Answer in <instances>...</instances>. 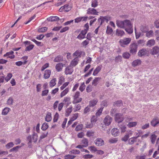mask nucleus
I'll list each match as a JSON object with an SVG mask.
<instances>
[{
    "label": "nucleus",
    "mask_w": 159,
    "mask_h": 159,
    "mask_svg": "<svg viewBox=\"0 0 159 159\" xmlns=\"http://www.w3.org/2000/svg\"><path fill=\"white\" fill-rule=\"evenodd\" d=\"M116 22V25L118 27L123 29H125L129 27H131L133 25L131 21L127 19L124 20H117Z\"/></svg>",
    "instance_id": "obj_1"
},
{
    "label": "nucleus",
    "mask_w": 159,
    "mask_h": 159,
    "mask_svg": "<svg viewBox=\"0 0 159 159\" xmlns=\"http://www.w3.org/2000/svg\"><path fill=\"white\" fill-rule=\"evenodd\" d=\"M110 19V17L108 16H101L98 20V24L101 25L103 23L105 22L107 23Z\"/></svg>",
    "instance_id": "obj_2"
},
{
    "label": "nucleus",
    "mask_w": 159,
    "mask_h": 159,
    "mask_svg": "<svg viewBox=\"0 0 159 159\" xmlns=\"http://www.w3.org/2000/svg\"><path fill=\"white\" fill-rule=\"evenodd\" d=\"M131 41V39L130 38H125L120 39L119 43L121 46L125 47V45H128L130 43Z\"/></svg>",
    "instance_id": "obj_3"
},
{
    "label": "nucleus",
    "mask_w": 159,
    "mask_h": 159,
    "mask_svg": "<svg viewBox=\"0 0 159 159\" xmlns=\"http://www.w3.org/2000/svg\"><path fill=\"white\" fill-rule=\"evenodd\" d=\"M24 43L25 44V46L26 47L25 51H30L34 47V45L31 44V43L30 41H25L24 42Z\"/></svg>",
    "instance_id": "obj_4"
},
{
    "label": "nucleus",
    "mask_w": 159,
    "mask_h": 159,
    "mask_svg": "<svg viewBox=\"0 0 159 159\" xmlns=\"http://www.w3.org/2000/svg\"><path fill=\"white\" fill-rule=\"evenodd\" d=\"M115 121L118 123L121 122L124 120L123 115L120 113H116L115 115Z\"/></svg>",
    "instance_id": "obj_5"
},
{
    "label": "nucleus",
    "mask_w": 159,
    "mask_h": 159,
    "mask_svg": "<svg viewBox=\"0 0 159 159\" xmlns=\"http://www.w3.org/2000/svg\"><path fill=\"white\" fill-rule=\"evenodd\" d=\"M112 121V118L109 116L107 115L105 118L103 122L105 125L108 126L111 124Z\"/></svg>",
    "instance_id": "obj_6"
},
{
    "label": "nucleus",
    "mask_w": 159,
    "mask_h": 159,
    "mask_svg": "<svg viewBox=\"0 0 159 159\" xmlns=\"http://www.w3.org/2000/svg\"><path fill=\"white\" fill-rule=\"evenodd\" d=\"M73 71V67L69 65L65 68L64 73L66 75H71Z\"/></svg>",
    "instance_id": "obj_7"
},
{
    "label": "nucleus",
    "mask_w": 159,
    "mask_h": 159,
    "mask_svg": "<svg viewBox=\"0 0 159 159\" xmlns=\"http://www.w3.org/2000/svg\"><path fill=\"white\" fill-rule=\"evenodd\" d=\"M130 52L132 54H135L137 52V45L135 43L131 44L130 46Z\"/></svg>",
    "instance_id": "obj_8"
},
{
    "label": "nucleus",
    "mask_w": 159,
    "mask_h": 159,
    "mask_svg": "<svg viewBox=\"0 0 159 159\" xmlns=\"http://www.w3.org/2000/svg\"><path fill=\"white\" fill-rule=\"evenodd\" d=\"M87 33L86 30H82L78 36L77 38L80 40L84 39L85 38V35Z\"/></svg>",
    "instance_id": "obj_9"
},
{
    "label": "nucleus",
    "mask_w": 159,
    "mask_h": 159,
    "mask_svg": "<svg viewBox=\"0 0 159 159\" xmlns=\"http://www.w3.org/2000/svg\"><path fill=\"white\" fill-rule=\"evenodd\" d=\"M148 54V52L146 49L144 48L140 50L138 52V55L140 57L143 56H146Z\"/></svg>",
    "instance_id": "obj_10"
},
{
    "label": "nucleus",
    "mask_w": 159,
    "mask_h": 159,
    "mask_svg": "<svg viewBox=\"0 0 159 159\" xmlns=\"http://www.w3.org/2000/svg\"><path fill=\"white\" fill-rule=\"evenodd\" d=\"M70 9V7L68 5L66 4L61 7L59 9V11L60 12H62L63 11L67 12L69 11Z\"/></svg>",
    "instance_id": "obj_11"
},
{
    "label": "nucleus",
    "mask_w": 159,
    "mask_h": 159,
    "mask_svg": "<svg viewBox=\"0 0 159 159\" xmlns=\"http://www.w3.org/2000/svg\"><path fill=\"white\" fill-rule=\"evenodd\" d=\"M120 133L119 129L117 128H113L111 130V134L114 137L119 135Z\"/></svg>",
    "instance_id": "obj_12"
},
{
    "label": "nucleus",
    "mask_w": 159,
    "mask_h": 159,
    "mask_svg": "<svg viewBox=\"0 0 159 159\" xmlns=\"http://www.w3.org/2000/svg\"><path fill=\"white\" fill-rule=\"evenodd\" d=\"M95 143L97 146H100L104 144V142L102 139L98 138L95 141Z\"/></svg>",
    "instance_id": "obj_13"
},
{
    "label": "nucleus",
    "mask_w": 159,
    "mask_h": 159,
    "mask_svg": "<svg viewBox=\"0 0 159 159\" xmlns=\"http://www.w3.org/2000/svg\"><path fill=\"white\" fill-rule=\"evenodd\" d=\"M139 136H139V135H138L137 136L132 137L130 138L128 140V144L130 145L133 144L134 142H137L138 138Z\"/></svg>",
    "instance_id": "obj_14"
},
{
    "label": "nucleus",
    "mask_w": 159,
    "mask_h": 159,
    "mask_svg": "<svg viewBox=\"0 0 159 159\" xmlns=\"http://www.w3.org/2000/svg\"><path fill=\"white\" fill-rule=\"evenodd\" d=\"M98 12L94 8H89L87 10V13L89 14L98 15Z\"/></svg>",
    "instance_id": "obj_15"
},
{
    "label": "nucleus",
    "mask_w": 159,
    "mask_h": 159,
    "mask_svg": "<svg viewBox=\"0 0 159 159\" xmlns=\"http://www.w3.org/2000/svg\"><path fill=\"white\" fill-rule=\"evenodd\" d=\"M79 61V60L78 58L75 57L72 60L70 65L71 66H75L77 65Z\"/></svg>",
    "instance_id": "obj_16"
},
{
    "label": "nucleus",
    "mask_w": 159,
    "mask_h": 159,
    "mask_svg": "<svg viewBox=\"0 0 159 159\" xmlns=\"http://www.w3.org/2000/svg\"><path fill=\"white\" fill-rule=\"evenodd\" d=\"M64 65V64L62 63H59L57 64L56 66V69L57 71L58 72L61 71Z\"/></svg>",
    "instance_id": "obj_17"
},
{
    "label": "nucleus",
    "mask_w": 159,
    "mask_h": 159,
    "mask_svg": "<svg viewBox=\"0 0 159 159\" xmlns=\"http://www.w3.org/2000/svg\"><path fill=\"white\" fill-rule=\"evenodd\" d=\"M159 52V48L157 46L154 47L151 50V53L152 55L156 54Z\"/></svg>",
    "instance_id": "obj_18"
},
{
    "label": "nucleus",
    "mask_w": 159,
    "mask_h": 159,
    "mask_svg": "<svg viewBox=\"0 0 159 159\" xmlns=\"http://www.w3.org/2000/svg\"><path fill=\"white\" fill-rule=\"evenodd\" d=\"M125 34L124 31L121 30L116 29V34L117 36L122 37Z\"/></svg>",
    "instance_id": "obj_19"
},
{
    "label": "nucleus",
    "mask_w": 159,
    "mask_h": 159,
    "mask_svg": "<svg viewBox=\"0 0 159 159\" xmlns=\"http://www.w3.org/2000/svg\"><path fill=\"white\" fill-rule=\"evenodd\" d=\"M102 68V66H98L94 70L93 73V75L96 76L98 73L100 71Z\"/></svg>",
    "instance_id": "obj_20"
},
{
    "label": "nucleus",
    "mask_w": 159,
    "mask_h": 159,
    "mask_svg": "<svg viewBox=\"0 0 159 159\" xmlns=\"http://www.w3.org/2000/svg\"><path fill=\"white\" fill-rule=\"evenodd\" d=\"M82 53L85 54L84 52L78 50L75 51L73 54L74 56L81 57Z\"/></svg>",
    "instance_id": "obj_21"
},
{
    "label": "nucleus",
    "mask_w": 159,
    "mask_h": 159,
    "mask_svg": "<svg viewBox=\"0 0 159 159\" xmlns=\"http://www.w3.org/2000/svg\"><path fill=\"white\" fill-rule=\"evenodd\" d=\"M13 53L14 52L11 51L7 52L6 54H4V57L7 56V57L10 58L11 59L15 57L14 55L13 54Z\"/></svg>",
    "instance_id": "obj_22"
},
{
    "label": "nucleus",
    "mask_w": 159,
    "mask_h": 159,
    "mask_svg": "<svg viewBox=\"0 0 159 159\" xmlns=\"http://www.w3.org/2000/svg\"><path fill=\"white\" fill-rule=\"evenodd\" d=\"M51 73V70H47L45 71L44 74V78L45 79H48L50 76Z\"/></svg>",
    "instance_id": "obj_23"
},
{
    "label": "nucleus",
    "mask_w": 159,
    "mask_h": 159,
    "mask_svg": "<svg viewBox=\"0 0 159 159\" xmlns=\"http://www.w3.org/2000/svg\"><path fill=\"white\" fill-rule=\"evenodd\" d=\"M51 115H52L51 113L48 112L46 114L45 118V120L48 122L50 121L52 119Z\"/></svg>",
    "instance_id": "obj_24"
},
{
    "label": "nucleus",
    "mask_w": 159,
    "mask_h": 159,
    "mask_svg": "<svg viewBox=\"0 0 159 159\" xmlns=\"http://www.w3.org/2000/svg\"><path fill=\"white\" fill-rule=\"evenodd\" d=\"M141 61L140 60L137 59L134 61L132 63V66L134 67L136 66L141 64Z\"/></svg>",
    "instance_id": "obj_25"
},
{
    "label": "nucleus",
    "mask_w": 159,
    "mask_h": 159,
    "mask_svg": "<svg viewBox=\"0 0 159 159\" xmlns=\"http://www.w3.org/2000/svg\"><path fill=\"white\" fill-rule=\"evenodd\" d=\"M98 102L97 99H94L92 100L89 102V106L91 107H94L97 104Z\"/></svg>",
    "instance_id": "obj_26"
},
{
    "label": "nucleus",
    "mask_w": 159,
    "mask_h": 159,
    "mask_svg": "<svg viewBox=\"0 0 159 159\" xmlns=\"http://www.w3.org/2000/svg\"><path fill=\"white\" fill-rule=\"evenodd\" d=\"M59 18L57 16H52L47 18V20L49 21H54L58 20Z\"/></svg>",
    "instance_id": "obj_27"
},
{
    "label": "nucleus",
    "mask_w": 159,
    "mask_h": 159,
    "mask_svg": "<svg viewBox=\"0 0 159 159\" xmlns=\"http://www.w3.org/2000/svg\"><path fill=\"white\" fill-rule=\"evenodd\" d=\"M72 106H70V107L69 108H67L66 109L65 113V116H68L70 115V113L72 111Z\"/></svg>",
    "instance_id": "obj_28"
},
{
    "label": "nucleus",
    "mask_w": 159,
    "mask_h": 159,
    "mask_svg": "<svg viewBox=\"0 0 159 159\" xmlns=\"http://www.w3.org/2000/svg\"><path fill=\"white\" fill-rule=\"evenodd\" d=\"M141 30L143 32H146L148 30V26L146 25H142L140 28Z\"/></svg>",
    "instance_id": "obj_29"
},
{
    "label": "nucleus",
    "mask_w": 159,
    "mask_h": 159,
    "mask_svg": "<svg viewBox=\"0 0 159 159\" xmlns=\"http://www.w3.org/2000/svg\"><path fill=\"white\" fill-rule=\"evenodd\" d=\"M157 136L155 134H152L151 135L150 137L151 141L152 143L154 144L156 139Z\"/></svg>",
    "instance_id": "obj_30"
},
{
    "label": "nucleus",
    "mask_w": 159,
    "mask_h": 159,
    "mask_svg": "<svg viewBox=\"0 0 159 159\" xmlns=\"http://www.w3.org/2000/svg\"><path fill=\"white\" fill-rule=\"evenodd\" d=\"M125 31L129 34H131L133 32V25L131 27H129L124 29Z\"/></svg>",
    "instance_id": "obj_31"
},
{
    "label": "nucleus",
    "mask_w": 159,
    "mask_h": 159,
    "mask_svg": "<svg viewBox=\"0 0 159 159\" xmlns=\"http://www.w3.org/2000/svg\"><path fill=\"white\" fill-rule=\"evenodd\" d=\"M69 91V89L68 88H66L63 91H62L60 94L61 98L63 97Z\"/></svg>",
    "instance_id": "obj_32"
},
{
    "label": "nucleus",
    "mask_w": 159,
    "mask_h": 159,
    "mask_svg": "<svg viewBox=\"0 0 159 159\" xmlns=\"http://www.w3.org/2000/svg\"><path fill=\"white\" fill-rule=\"evenodd\" d=\"M155 43V41L154 39H151L148 41L147 45L149 47H150L154 45Z\"/></svg>",
    "instance_id": "obj_33"
},
{
    "label": "nucleus",
    "mask_w": 159,
    "mask_h": 159,
    "mask_svg": "<svg viewBox=\"0 0 159 159\" xmlns=\"http://www.w3.org/2000/svg\"><path fill=\"white\" fill-rule=\"evenodd\" d=\"M82 144L84 147H86L88 146V140L86 139H83L82 141Z\"/></svg>",
    "instance_id": "obj_34"
},
{
    "label": "nucleus",
    "mask_w": 159,
    "mask_h": 159,
    "mask_svg": "<svg viewBox=\"0 0 159 159\" xmlns=\"http://www.w3.org/2000/svg\"><path fill=\"white\" fill-rule=\"evenodd\" d=\"M89 40L87 39L82 42L81 43L82 46L83 47L86 48L87 46L89 43Z\"/></svg>",
    "instance_id": "obj_35"
},
{
    "label": "nucleus",
    "mask_w": 159,
    "mask_h": 159,
    "mask_svg": "<svg viewBox=\"0 0 159 159\" xmlns=\"http://www.w3.org/2000/svg\"><path fill=\"white\" fill-rule=\"evenodd\" d=\"M63 60V58L60 55H59L57 56L54 60V61L56 62H58L61 61H62Z\"/></svg>",
    "instance_id": "obj_36"
},
{
    "label": "nucleus",
    "mask_w": 159,
    "mask_h": 159,
    "mask_svg": "<svg viewBox=\"0 0 159 159\" xmlns=\"http://www.w3.org/2000/svg\"><path fill=\"white\" fill-rule=\"evenodd\" d=\"M137 124V122H131L129 123L127 125L129 127L131 128L135 126Z\"/></svg>",
    "instance_id": "obj_37"
},
{
    "label": "nucleus",
    "mask_w": 159,
    "mask_h": 159,
    "mask_svg": "<svg viewBox=\"0 0 159 159\" xmlns=\"http://www.w3.org/2000/svg\"><path fill=\"white\" fill-rule=\"evenodd\" d=\"M56 78L52 79L50 81L49 83V85L51 87H53L56 84Z\"/></svg>",
    "instance_id": "obj_38"
},
{
    "label": "nucleus",
    "mask_w": 159,
    "mask_h": 159,
    "mask_svg": "<svg viewBox=\"0 0 159 159\" xmlns=\"http://www.w3.org/2000/svg\"><path fill=\"white\" fill-rule=\"evenodd\" d=\"M101 79L100 77L95 78L92 82V84L96 86L98 84V82Z\"/></svg>",
    "instance_id": "obj_39"
},
{
    "label": "nucleus",
    "mask_w": 159,
    "mask_h": 159,
    "mask_svg": "<svg viewBox=\"0 0 159 159\" xmlns=\"http://www.w3.org/2000/svg\"><path fill=\"white\" fill-rule=\"evenodd\" d=\"M114 105L115 106L120 107L122 106L123 104L122 101L120 100L115 102L114 103Z\"/></svg>",
    "instance_id": "obj_40"
},
{
    "label": "nucleus",
    "mask_w": 159,
    "mask_h": 159,
    "mask_svg": "<svg viewBox=\"0 0 159 159\" xmlns=\"http://www.w3.org/2000/svg\"><path fill=\"white\" fill-rule=\"evenodd\" d=\"M112 29L109 26L107 27V29L106 30V33L108 34H111L113 32Z\"/></svg>",
    "instance_id": "obj_41"
},
{
    "label": "nucleus",
    "mask_w": 159,
    "mask_h": 159,
    "mask_svg": "<svg viewBox=\"0 0 159 159\" xmlns=\"http://www.w3.org/2000/svg\"><path fill=\"white\" fill-rule=\"evenodd\" d=\"M159 124V120H157L156 119L153 120L151 122V125L153 126H155L157 124Z\"/></svg>",
    "instance_id": "obj_42"
},
{
    "label": "nucleus",
    "mask_w": 159,
    "mask_h": 159,
    "mask_svg": "<svg viewBox=\"0 0 159 159\" xmlns=\"http://www.w3.org/2000/svg\"><path fill=\"white\" fill-rule=\"evenodd\" d=\"M98 4V2L97 0H92L91 6L92 7H97Z\"/></svg>",
    "instance_id": "obj_43"
},
{
    "label": "nucleus",
    "mask_w": 159,
    "mask_h": 159,
    "mask_svg": "<svg viewBox=\"0 0 159 159\" xmlns=\"http://www.w3.org/2000/svg\"><path fill=\"white\" fill-rule=\"evenodd\" d=\"M85 88V85L84 83L83 82L80 85L79 89L81 92L83 91Z\"/></svg>",
    "instance_id": "obj_44"
},
{
    "label": "nucleus",
    "mask_w": 159,
    "mask_h": 159,
    "mask_svg": "<svg viewBox=\"0 0 159 159\" xmlns=\"http://www.w3.org/2000/svg\"><path fill=\"white\" fill-rule=\"evenodd\" d=\"M48 126L47 123L45 122L43 124L41 127V129L43 130L44 131L46 130L48 128Z\"/></svg>",
    "instance_id": "obj_45"
},
{
    "label": "nucleus",
    "mask_w": 159,
    "mask_h": 159,
    "mask_svg": "<svg viewBox=\"0 0 159 159\" xmlns=\"http://www.w3.org/2000/svg\"><path fill=\"white\" fill-rule=\"evenodd\" d=\"M82 100V98H73V101L72 102L73 104H76L79 103Z\"/></svg>",
    "instance_id": "obj_46"
},
{
    "label": "nucleus",
    "mask_w": 159,
    "mask_h": 159,
    "mask_svg": "<svg viewBox=\"0 0 159 159\" xmlns=\"http://www.w3.org/2000/svg\"><path fill=\"white\" fill-rule=\"evenodd\" d=\"M80 151L79 150L76 149H73L70 152V153L75 155L78 154H80Z\"/></svg>",
    "instance_id": "obj_47"
},
{
    "label": "nucleus",
    "mask_w": 159,
    "mask_h": 159,
    "mask_svg": "<svg viewBox=\"0 0 159 159\" xmlns=\"http://www.w3.org/2000/svg\"><path fill=\"white\" fill-rule=\"evenodd\" d=\"M76 157L75 156L72 155L70 154L64 156L65 159H73Z\"/></svg>",
    "instance_id": "obj_48"
},
{
    "label": "nucleus",
    "mask_w": 159,
    "mask_h": 159,
    "mask_svg": "<svg viewBox=\"0 0 159 159\" xmlns=\"http://www.w3.org/2000/svg\"><path fill=\"white\" fill-rule=\"evenodd\" d=\"M10 109L8 107L5 108L2 111V114L4 115H6L9 111Z\"/></svg>",
    "instance_id": "obj_49"
},
{
    "label": "nucleus",
    "mask_w": 159,
    "mask_h": 159,
    "mask_svg": "<svg viewBox=\"0 0 159 159\" xmlns=\"http://www.w3.org/2000/svg\"><path fill=\"white\" fill-rule=\"evenodd\" d=\"M97 120V117L95 116H93L91 119V122L92 123L95 124Z\"/></svg>",
    "instance_id": "obj_50"
},
{
    "label": "nucleus",
    "mask_w": 159,
    "mask_h": 159,
    "mask_svg": "<svg viewBox=\"0 0 159 159\" xmlns=\"http://www.w3.org/2000/svg\"><path fill=\"white\" fill-rule=\"evenodd\" d=\"M70 100V98L69 97H65L63 100V102L66 103L68 105H69L70 103V102L69 103Z\"/></svg>",
    "instance_id": "obj_51"
},
{
    "label": "nucleus",
    "mask_w": 159,
    "mask_h": 159,
    "mask_svg": "<svg viewBox=\"0 0 159 159\" xmlns=\"http://www.w3.org/2000/svg\"><path fill=\"white\" fill-rule=\"evenodd\" d=\"M119 127L121 130V131L122 133H124L126 131V127L125 125H120Z\"/></svg>",
    "instance_id": "obj_52"
},
{
    "label": "nucleus",
    "mask_w": 159,
    "mask_h": 159,
    "mask_svg": "<svg viewBox=\"0 0 159 159\" xmlns=\"http://www.w3.org/2000/svg\"><path fill=\"white\" fill-rule=\"evenodd\" d=\"M13 101V99L12 97H10L7 101V103L8 105H12Z\"/></svg>",
    "instance_id": "obj_53"
},
{
    "label": "nucleus",
    "mask_w": 159,
    "mask_h": 159,
    "mask_svg": "<svg viewBox=\"0 0 159 159\" xmlns=\"http://www.w3.org/2000/svg\"><path fill=\"white\" fill-rule=\"evenodd\" d=\"M93 155L90 154H86L83 156V158L85 159H88L92 158Z\"/></svg>",
    "instance_id": "obj_54"
},
{
    "label": "nucleus",
    "mask_w": 159,
    "mask_h": 159,
    "mask_svg": "<svg viewBox=\"0 0 159 159\" xmlns=\"http://www.w3.org/2000/svg\"><path fill=\"white\" fill-rule=\"evenodd\" d=\"M118 141L117 139L116 138H112L109 140V142L111 143H115Z\"/></svg>",
    "instance_id": "obj_55"
},
{
    "label": "nucleus",
    "mask_w": 159,
    "mask_h": 159,
    "mask_svg": "<svg viewBox=\"0 0 159 159\" xmlns=\"http://www.w3.org/2000/svg\"><path fill=\"white\" fill-rule=\"evenodd\" d=\"M153 31L152 30H150L149 31H147L146 34V36L148 37H150L152 36Z\"/></svg>",
    "instance_id": "obj_56"
},
{
    "label": "nucleus",
    "mask_w": 159,
    "mask_h": 159,
    "mask_svg": "<svg viewBox=\"0 0 159 159\" xmlns=\"http://www.w3.org/2000/svg\"><path fill=\"white\" fill-rule=\"evenodd\" d=\"M122 57L121 56L119 55L116 57L115 59V61L117 62H120L122 61Z\"/></svg>",
    "instance_id": "obj_57"
},
{
    "label": "nucleus",
    "mask_w": 159,
    "mask_h": 159,
    "mask_svg": "<svg viewBox=\"0 0 159 159\" xmlns=\"http://www.w3.org/2000/svg\"><path fill=\"white\" fill-rule=\"evenodd\" d=\"M130 56V55L129 53L127 52L124 53L122 55L123 57L126 59L128 58Z\"/></svg>",
    "instance_id": "obj_58"
},
{
    "label": "nucleus",
    "mask_w": 159,
    "mask_h": 159,
    "mask_svg": "<svg viewBox=\"0 0 159 159\" xmlns=\"http://www.w3.org/2000/svg\"><path fill=\"white\" fill-rule=\"evenodd\" d=\"M94 132L92 131H88L86 134L87 136L88 137L92 136L93 135Z\"/></svg>",
    "instance_id": "obj_59"
},
{
    "label": "nucleus",
    "mask_w": 159,
    "mask_h": 159,
    "mask_svg": "<svg viewBox=\"0 0 159 159\" xmlns=\"http://www.w3.org/2000/svg\"><path fill=\"white\" fill-rule=\"evenodd\" d=\"M78 114L75 113L73 114V116L70 118V119L72 120V121H74L78 117Z\"/></svg>",
    "instance_id": "obj_60"
},
{
    "label": "nucleus",
    "mask_w": 159,
    "mask_h": 159,
    "mask_svg": "<svg viewBox=\"0 0 159 159\" xmlns=\"http://www.w3.org/2000/svg\"><path fill=\"white\" fill-rule=\"evenodd\" d=\"M12 77V75L11 73H8L7 76L5 78V80L7 82L8 80H9L11 77Z\"/></svg>",
    "instance_id": "obj_61"
},
{
    "label": "nucleus",
    "mask_w": 159,
    "mask_h": 159,
    "mask_svg": "<svg viewBox=\"0 0 159 159\" xmlns=\"http://www.w3.org/2000/svg\"><path fill=\"white\" fill-rule=\"evenodd\" d=\"M83 127V125H79L76 126L75 130L76 131H80L82 129Z\"/></svg>",
    "instance_id": "obj_62"
},
{
    "label": "nucleus",
    "mask_w": 159,
    "mask_h": 159,
    "mask_svg": "<svg viewBox=\"0 0 159 159\" xmlns=\"http://www.w3.org/2000/svg\"><path fill=\"white\" fill-rule=\"evenodd\" d=\"M49 90L48 89H45L42 91L41 95L42 96H46L48 93Z\"/></svg>",
    "instance_id": "obj_63"
},
{
    "label": "nucleus",
    "mask_w": 159,
    "mask_h": 159,
    "mask_svg": "<svg viewBox=\"0 0 159 159\" xmlns=\"http://www.w3.org/2000/svg\"><path fill=\"white\" fill-rule=\"evenodd\" d=\"M75 108L74 109V112H75L80 109L81 106L80 104H78L75 106Z\"/></svg>",
    "instance_id": "obj_64"
}]
</instances>
